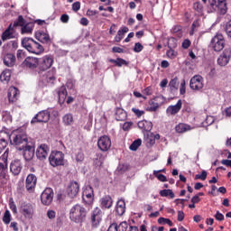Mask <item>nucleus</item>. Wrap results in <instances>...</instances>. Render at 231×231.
I'll return each mask as SVG.
<instances>
[{
    "label": "nucleus",
    "mask_w": 231,
    "mask_h": 231,
    "mask_svg": "<svg viewBox=\"0 0 231 231\" xmlns=\"http://www.w3.org/2000/svg\"><path fill=\"white\" fill-rule=\"evenodd\" d=\"M128 169H129V166L127 164H120L117 167V172L119 174H124V172H126V171H128Z\"/></svg>",
    "instance_id": "51"
},
{
    "label": "nucleus",
    "mask_w": 231,
    "mask_h": 231,
    "mask_svg": "<svg viewBox=\"0 0 231 231\" xmlns=\"http://www.w3.org/2000/svg\"><path fill=\"white\" fill-rule=\"evenodd\" d=\"M19 97V89L15 87H11L8 92L9 102H15Z\"/></svg>",
    "instance_id": "30"
},
{
    "label": "nucleus",
    "mask_w": 231,
    "mask_h": 231,
    "mask_svg": "<svg viewBox=\"0 0 231 231\" xmlns=\"http://www.w3.org/2000/svg\"><path fill=\"white\" fill-rule=\"evenodd\" d=\"M153 176H155V178L158 179L159 181H162V182L167 181V177L163 174L158 173V171H153Z\"/></svg>",
    "instance_id": "50"
},
{
    "label": "nucleus",
    "mask_w": 231,
    "mask_h": 231,
    "mask_svg": "<svg viewBox=\"0 0 231 231\" xmlns=\"http://www.w3.org/2000/svg\"><path fill=\"white\" fill-rule=\"evenodd\" d=\"M211 46L214 51H221L225 48V36L223 34H217L211 40Z\"/></svg>",
    "instance_id": "8"
},
{
    "label": "nucleus",
    "mask_w": 231,
    "mask_h": 231,
    "mask_svg": "<svg viewBox=\"0 0 231 231\" xmlns=\"http://www.w3.org/2000/svg\"><path fill=\"white\" fill-rule=\"evenodd\" d=\"M80 190V185L77 181H70L67 188V194L69 198H77Z\"/></svg>",
    "instance_id": "18"
},
{
    "label": "nucleus",
    "mask_w": 231,
    "mask_h": 231,
    "mask_svg": "<svg viewBox=\"0 0 231 231\" xmlns=\"http://www.w3.org/2000/svg\"><path fill=\"white\" fill-rule=\"evenodd\" d=\"M2 118L4 120V122H5L6 124H12V115L10 114V112L8 111H4L2 113Z\"/></svg>",
    "instance_id": "41"
},
{
    "label": "nucleus",
    "mask_w": 231,
    "mask_h": 231,
    "mask_svg": "<svg viewBox=\"0 0 231 231\" xmlns=\"http://www.w3.org/2000/svg\"><path fill=\"white\" fill-rule=\"evenodd\" d=\"M35 39H37V41H39L40 42H42V44H49V42H51L50 34L42 31H39L35 33Z\"/></svg>",
    "instance_id": "24"
},
{
    "label": "nucleus",
    "mask_w": 231,
    "mask_h": 231,
    "mask_svg": "<svg viewBox=\"0 0 231 231\" xmlns=\"http://www.w3.org/2000/svg\"><path fill=\"white\" fill-rule=\"evenodd\" d=\"M69 219L72 223L80 225L86 221V216H88V210L80 204L74 205L69 210Z\"/></svg>",
    "instance_id": "1"
},
{
    "label": "nucleus",
    "mask_w": 231,
    "mask_h": 231,
    "mask_svg": "<svg viewBox=\"0 0 231 231\" xmlns=\"http://www.w3.org/2000/svg\"><path fill=\"white\" fill-rule=\"evenodd\" d=\"M38 69L40 71H47V69L53 66V56L51 55H45L38 59Z\"/></svg>",
    "instance_id": "6"
},
{
    "label": "nucleus",
    "mask_w": 231,
    "mask_h": 231,
    "mask_svg": "<svg viewBox=\"0 0 231 231\" xmlns=\"http://www.w3.org/2000/svg\"><path fill=\"white\" fill-rule=\"evenodd\" d=\"M195 180L205 181V180H207V171H202L201 174L195 175Z\"/></svg>",
    "instance_id": "52"
},
{
    "label": "nucleus",
    "mask_w": 231,
    "mask_h": 231,
    "mask_svg": "<svg viewBox=\"0 0 231 231\" xmlns=\"http://www.w3.org/2000/svg\"><path fill=\"white\" fill-rule=\"evenodd\" d=\"M3 221L5 225H10V222L12 221V215L10 214V210H5Z\"/></svg>",
    "instance_id": "44"
},
{
    "label": "nucleus",
    "mask_w": 231,
    "mask_h": 231,
    "mask_svg": "<svg viewBox=\"0 0 231 231\" xmlns=\"http://www.w3.org/2000/svg\"><path fill=\"white\" fill-rule=\"evenodd\" d=\"M22 46L25 48L29 53H34V55H41V53L44 52V47L32 38H23L22 40Z\"/></svg>",
    "instance_id": "2"
},
{
    "label": "nucleus",
    "mask_w": 231,
    "mask_h": 231,
    "mask_svg": "<svg viewBox=\"0 0 231 231\" xmlns=\"http://www.w3.org/2000/svg\"><path fill=\"white\" fill-rule=\"evenodd\" d=\"M50 121V112L47 110L40 111L32 119L31 124H46Z\"/></svg>",
    "instance_id": "13"
},
{
    "label": "nucleus",
    "mask_w": 231,
    "mask_h": 231,
    "mask_svg": "<svg viewBox=\"0 0 231 231\" xmlns=\"http://www.w3.org/2000/svg\"><path fill=\"white\" fill-rule=\"evenodd\" d=\"M226 33L228 37L231 38V20H229L226 23Z\"/></svg>",
    "instance_id": "55"
},
{
    "label": "nucleus",
    "mask_w": 231,
    "mask_h": 231,
    "mask_svg": "<svg viewBox=\"0 0 231 231\" xmlns=\"http://www.w3.org/2000/svg\"><path fill=\"white\" fill-rule=\"evenodd\" d=\"M82 199L85 205H93V201L95 199L93 188L91 186L85 187L82 193Z\"/></svg>",
    "instance_id": "14"
},
{
    "label": "nucleus",
    "mask_w": 231,
    "mask_h": 231,
    "mask_svg": "<svg viewBox=\"0 0 231 231\" xmlns=\"http://www.w3.org/2000/svg\"><path fill=\"white\" fill-rule=\"evenodd\" d=\"M72 10L73 12H79V10H80V2H75L72 4Z\"/></svg>",
    "instance_id": "62"
},
{
    "label": "nucleus",
    "mask_w": 231,
    "mask_h": 231,
    "mask_svg": "<svg viewBox=\"0 0 231 231\" xmlns=\"http://www.w3.org/2000/svg\"><path fill=\"white\" fill-rule=\"evenodd\" d=\"M49 162L51 167H60L64 165V153L62 152H51L49 156Z\"/></svg>",
    "instance_id": "5"
},
{
    "label": "nucleus",
    "mask_w": 231,
    "mask_h": 231,
    "mask_svg": "<svg viewBox=\"0 0 231 231\" xmlns=\"http://www.w3.org/2000/svg\"><path fill=\"white\" fill-rule=\"evenodd\" d=\"M116 212L118 216H124L125 213V201L124 199H119L116 204Z\"/></svg>",
    "instance_id": "35"
},
{
    "label": "nucleus",
    "mask_w": 231,
    "mask_h": 231,
    "mask_svg": "<svg viewBox=\"0 0 231 231\" xmlns=\"http://www.w3.org/2000/svg\"><path fill=\"white\" fill-rule=\"evenodd\" d=\"M183 106V103L181 102V99H179L176 105L169 106L166 109L167 115L174 116L178 115L180 111H181V107Z\"/></svg>",
    "instance_id": "22"
},
{
    "label": "nucleus",
    "mask_w": 231,
    "mask_h": 231,
    "mask_svg": "<svg viewBox=\"0 0 231 231\" xmlns=\"http://www.w3.org/2000/svg\"><path fill=\"white\" fill-rule=\"evenodd\" d=\"M22 170L23 165L21 164V161L16 160L11 162L10 171L14 176H19V174H21Z\"/></svg>",
    "instance_id": "26"
},
{
    "label": "nucleus",
    "mask_w": 231,
    "mask_h": 231,
    "mask_svg": "<svg viewBox=\"0 0 231 231\" xmlns=\"http://www.w3.org/2000/svg\"><path fill=\"white\" fill-rule=\"evenodd\" d=\"M137 125L139 129L146 132H149L152 129V123L147 120L139 121Z\"/></svg>",
    "instance_id": "31"
},
{
    "label": "nucleus",
    "mask_w": 231,
    "mask_h": 231,
    "mask_svg": "<svg viewBox=\"0 0 231 231\" xmlns=\"http://www.w3.org/2000/svg\"><path fill=\"white\" fill-rule=\"evenodd\" d=\"M231 59V47L226 48L223 52L217 58L218 66H226L230 62Z\"/></svg>",
    "instance_id": "15"
},
{
    "label": "nucleus",
    "mask_w": 231,
    "mask_h": 231,
    "mask_svg": "<svg viewBox=\"0 0 231 231\" xmlns=\"http://www.w3.org/2000/svg\"><path fill=\"white\" fill-rule=\"evenodd\" d=\"M19 151H23V154L26 162L33 160V156H35V146L32 144H26L25 146L23 145L21 148H19Z\"/></svg>",
    "instance_id": "11"
},
{
    "label": "nucleus",
    "mask_w": 231,
    "mask_h": 231,
    "mask_svg": "<svg viewBox=\"0 0 231 231\" xmlns=\"http://www.w3.org/2000/svg\"><path fill=\"white\" fill-rule=\"evenodd\" d=\"M13 143L14 145H23L24 143L25 145H28V135H26V133L24 132H14L13 134Z\"/></svg>",
    "instance_id": "10"
},
{
    "label": "nucleus",
    "mask_w": 231,
    "mask_h": 231,
    "mask_svg": "<svg viewBox=\"0 0 231 231\" xmlns=\"http://www.w3.org/2000/svg\"><path fill=\"white\" fill-rule=\"evenodd\" d=\"M45 80L48 84H54L56 80L55 74L53 72H48Z\"/></svg>",
    "instance_id": "43"
},
{
    "label": "nucleus",
    "mask_w": 231,
    "mask_h": 231,
    "mask_svg": "<svg viewBox=\"0 0 231 231\" xmlns=\"http://www.w3.org/2000/svg\"><path fill=\"white\" fill-rule=\"evenodd\" d=\"M23 66L24 68H29V69H37V68H39V59L35 57H27L23 60Z\"/></svg>",
    "instance_id": "20"
},
{
    "label": "nucleus",
    "mask_w": 231,
    "mask_h": 231,
    "mask_svg": "<svg viewBox=\"0 0 231 231\" xmlns=\"http://www.w3.org/2000/svg\"><path fill=\"white\" fill-rule=\"evenodd\" d=\"M128 226L127 222H121L119 225L113 223L109 226L107 231H127Z\"/></svg>",
    "instance_id": "27"
},
{
    "label": "nucleus",
    "mask_w": 231,
    "mask_h": 231,
    "mask_svg": "<svg viewBox=\"0 0 231 231\" xmlns=\"http://www.w3.org/2000/svg\"><path fill=\"white\" fill-rule=\"evenodd\" d=\"M47 217L50 219V221H55V217H57V212H55V210L49 209L47 211Z\"/></svg>",
    "instance_id": "47"
},
{
    "label": "nucleus",
    "mask_w": 231,
    "mask_h": 231,
    "mask_svg": "<svg viewBox=\"0 0 231 231\" xmlns=\"http://www.w3.org/2000/svg\"><path fill=\"white\" fill-rule=\"evenodd\" d=\"M59 102L64 103L68 97V90L64 87L60 88L59 92Z\"/></svg>",
    "instance_id": "39"
},
{
    "label": "nucleus",
    "mask_w": 231,
    "mask_h": 231,
    "mask_svg": "<svg viewBox=\"0 0 231 231\" xmlns=\"http://www.w3.org/2000/svg\"><path fill=\"white\" fill-rule=\"evenodd\" d=\"M10 138V134L5 131L0 132V153L3 152L4 149H6L8 143L6 140Z\"/></svg>",
    "instance_id": "28"
},
{
    "label": "nucleus",
    "mask_w": 231,
    "mask_h": 231,
    "mask_svg": "<svg viewBox=\"0 0 231 231\" xmlns=\"http://www.w3.org/2000/svg\"><path fill=\"white\" fill-rule=\"evenodd\" d=\"M25 219H32L35 214V208L31 203H23L20 208Z\"/></svg>",
    "instance_id": "9"
},
{
    "label": "nucleus",
    "mask_w": 231,
    "mask_h": 231,
    "mask_svg": "<svg viewBox=\"0 0 231 231\" xmlns=\"http://www.w3.org/2000/svg\"><path fill=\"white\" fill-rule=\"evenodd\" d=\"M193 8H194V10L199 12V14H201V12H203V5H201V4H199V3H195L193 5Z\"/></svg>",
    "instance_id": "57"
},
{
    "label": "nucleus",
    "mask_w": 231,
    "mask_h": 231,
    "mask_svg": "<svg viewBox=\"0 0 231 231\" xmlns=\"http://www.w3.org/2000/svg\"><path fill=\"white\" fill-rule=\"evenodd\" d=\"M160 196H162V198L170 197L171 199H174V192H172V189H162L160 191Z\"/></svg>",
    "instance_id": "40"
},
{
    "label": "nucleus",
    "mask_w": 231,
    "mask_h": 231,
    "mask_svg": "<svg viewBox=\"0 0 231 231\" xmlns=\"http://www.w3.org/2000/svg\"><path fill=\"white\" fill-rule=\"evenodd\" d=\"M97 146L100 151L103 152H106V151H109L111 149V139L107 135H102L97 140Z\"/></svg>",
    "instance_id": "16"
},
{
    "label": "nucleus",
    "mask_w": 231,
    "mask_h": 231,
    "mask_svg": "<svg viewBox=\"0 0 231 231\" xmlns=\"http://www.w3.org/2000/svg\"><path fill=\"white\" fill-rule=\"evenodd\" d=\"M60 21H61V23H64L65 24L68 23H69V15H68V14H62V15L60 16Z\"/></svg>",
    "instance_id": "64"
},
{
    "label": "nucleus",
    "mask_w": 231,
    "mask_h": 231,
    "mask_svg": "<svg viewBox=\"0 0 231 231\" xmlns=\"http://www.w3.org/2000/svg\"><path fill=\"white\" fill-rule=\"evenodd\" d=\"M11 77H12V72H10V69H5L0 75V80L1 82H5L6 84H8V82H10Z\"/></svg>",
    "instance_id": "38"
},
{
    "label": "nucleus",
    "mask_w": 231,
    "mask_h": 231,
    "mask_svg": "<svg viewBox=\"0 0 231 231\" xmlns=\"http://www.w3.org/2000/svg\"><path fill=\"white\" fill-rule=\"evenodd\" d=\"M53 189L51 188L45 189L41 195V201L42 205L50 206L53 201Z\"/></svg>",
    "instance_id": "12"
},
{
    "label": "nucleus",
    "mask_w": 231,
    "mask_h": 231,
    "mask_svg": "<svg viewBox=\"0 0 231 231\" xmlns=\"http://www.w3.org/2000/svg\"><path fill=\"white\" fill-rule=\"evenodd\" d=\"M48 152H50V147L48 144H41L36 150V156L38 160H46L48 158Z\"/></svg>",
    "instance_id": "21"
},
{
    "label": "nucleus",
    "mask_w": 231,
    "mask_h": 231,
    "mask_svg": "<svg viewBox=\"0 0 231 231\" xmlns=\"http://www.w3.org/2000/svg\"><path fill=\"white\" fill-rule=\"evenodd\" d=\"M171 91H176L178 89V79H173L169 83Z\"/></svg>",
    "instance_id": "46"
},
{
    "label": "nucleus",
    "mask_w": 231,
    "mask_h": 231,
    "mask_svg": "<svg viewBox=\"0 0 231 231\" xmlns=\"http://www.w3.org/2000/svg\"><path fill=\"white\" fill-rule=\"evenodd\" d=\"M14 26H21L22 35L32 33V32H33V23H27L23 15L18 16L17 20L14 22Z\"/></svg>",
    "instance_id": "3"
},
{
    "label": "nucleus",
    "mask_w": 231,
    "mask_h": 231,
    "mask_svg": "<svg viewBox=\"0 0 231 231\" xmlns=\"http://www.w3.org/2000/svg\"><path fill=\"white\" fill-rule=\"evenodd\" d=\"M127 118V113L122 108H117L116 111V120L117 122H124Z\"/></svg>",
    "instance_id": "34"
},
{
    "label": "nucleus",
    "mask_w": 231,
    "mask_h": 231,
    "mask_svg": "<svg viewBox=\"0 0 231 231\" xmlns=\"http://www.w3.org/2000/svg\"><path fill=\"white\" fill-rule=\"evenodd\" d=\"M140 145H142V139H137L131 143L129 149L130 151H137Z\"/></svg>",
    "instance_id": "42"
},
{
    "label": "nucleus",
    "mask_w": 231,
    "mask_h": 231,
    "mask_svg": "<svg viewBox=\"0 0 231 231\" xmlns=\"http://www.w3.org/2000/svg\"><path fill=\"white\" fill-rule=\"evenodd\" d=\"M142 50H143V45H142V43L137 42L134 44V51L135 53H140V51H142Z\"/></svg>",
    "instance_id": "54"
},
{
    "label": "nucleus",
    "mask_w": 231,
    "mask_h": 231,
    "mask_svg": "<svg viewBox=\"0 0 231 231\" xmlns=\"http://www.w3.org/2000/svg\"><path fill=\"white\" fill-rule=\"evenodd\" d=\"M87 15L88 17H95V15H98V11L88 9L87 11Z\"/></svg>",
    "instance_id": "59"
},
{
    "label": "nucleus",
    "mask_w": 231,
    "mask_h": 231,
    "mask_svg": "<svg viewBox=\"0 0 231 231\" xmlns=\"http://www.w3.org/2000/svg\"><path fill=\"white\" fill-rule=\"evenodd\" d=\"M177 47H178V42H177L176 39H174V38L169 39L168 48L171 49V50H174V48H177Z\"/></svg>",
    "instance_id": "48"
},
{
    "label": "nucleus",
    "mask_w": 231,
    "mask_h": 231,
    "mask_svg": "<svg viewBox=\"0 0 231 231\" xmlns=\"http://www.w3.org/2000/svg\"><path fill=\"white\" fill-rule=\"evenodd\" d=\"M73 122H74L73 114L68 113L63 116L62 123L64 124V125H73Z\"/></svg>",
    "instance_id": "36"
},
{
    "label": "nucleus",
    "mask_w": 231,
    "mask_h": 231,
    "mask_svg": "<svg viewBox=\"0 0 231 231\" xmlns=\"http://www.w3.org/2000/svg\"><path fill=\"white\" fill-rule=\"evenodd\" d=\"M158 223H159V225H169V226H173L172 221H171V219L165 218V217H159Z\"/></svg>",
    "instance_id": "45"
},
{
    "label": "nucleus",
    "mask_w": 231,
    "mask_h": 231,
    "mask_svg": "<svg viewBox=\"0 0 231 231\" xmlns=\"http://www.w3.org/2000/svg\"><path fill=\"white\" fill-rule=\"evenodd\" d=\"M205 124L206 125H212V124H214V117L213 116H207L206 120H205Z\"/></svg>",
    "instance_id": "63"
},
{
    "label": "nucleus",
    "mask_w": 231,
    "mask_h": 231,
    "mask_svg": "<svg viewBox=\"0 0 231 231\" xmlns=\"http://www.w3.org/2000/svg\"><path fill=\"white\" fill-rule=\"evenodd\" d=\"M91 219L93 226L100 225V221H102V210L100 209V208H96L93 210Z\"/></svg>",
    "instance_id": "23"
},
{
    "label": "nucleus",
    "mask_w": 231,
    "mask_h": 231,
    "mask_svg": "<svg viewBox=\"0 0 231 231\" xmlns=\"http://www.w3.org/2000/svg\"><path fill=\"white\" fill-rule=\"evenodd\" d=\"M215 219H217V221H223L225 219V216L219 211H217L215 215Z\"/></svg>",
    "instance_id": "61"
},
{
    "label": "nucleus",
    "mask_w": 231,
    "mask_h": 231,
    "mask_svg": "<svg viewBox=\"0 0 231 231\" xmlns=\"http://www.w3.org/2000/svg\"><path fill=\"white\" fill-rule=\"evenodd\" d=\"M8 171V150L0 157V178H5Z\"/></svg>",
    "instance_id": "17"
},
{
    "label": "nucleus",
    "mask_w": 231,
    "mask_h": 231,
    "mask_svg": "<svg viewBox=\"0 0 231 231\" xmlns=\"http://www.w3.org/2000/svg\"><path fill=\"white\" fill-rule=\"evenodd\" d=\"M205 86L203 77L200 75L193 76L189 81V88L193 91H201Z\"/></svg>",
    "instance_id": "7"
},
{
    "label": "nucleus",
    "mask_w": 231,
    "mask_h": 231,
    "mask_svg": "<svg viewBox=\"0 0 231 231\" xmlns=\"http://www.w3.org/2000/svg\"><path fill=\"white\" fill-rule=\"evenodd\" d=\"M160 100L163 102V96H160L154 98V100H151L150 104V111H157L158 107H160Z\"/></svg>",
    "instance_id": "32"
},
{
    "label": "nucleus",
    "mask_w": 231,
    "mask_h": 231,
    "mask_svg": "<svg viewBox=\"0 0 231 231\" xmlns=\"http://www.w3.org/2000/svg\"><path fill=\"white\" fill-rule=\"evenodd\" d=\"M186 83H185V79H183L180 83V95H185L186 93Z\"/></svg>",
    "instance_id": "56"
},
{
    "label": "nucleus",
    "mask_w": 231,
    "mask_h": 231,
    "mask_svg": "<svg viewBox=\"0 0 231 231\" xmlns=\"http://www.w3.org/2000/svg\"><path fill=\"white\" fill-rule=\"evenodd\" d=\"M190 125L180 123L175 126L176 133H187V131H190Z\"/></svg>",
    "instance_id": "37"
},
{
    "label": "nucleus",
    "mask_w": 231,
    "mask_h": 231,
    "mask_svg": "<svg viewBox=\"0 0 231 231\" xmlns=\"http://www.w3.org/2000/svg\"><path fill=\"white\" fill-rule=\"evenodd\" d=\"M166 55L168 57V59H176V57H178V52L176 51H174L173 49H170L169 51H167Z\"/></svg>",
    "instance_id": "49"
},
{
    "label": "nucleus",
    "mask_w": 231,
    "mask_h": 231,
    "mask_svg": "<svg viewBox=\"0 0 231 231\" xmlns=\"http://www.w3.org/2000/svg\"><path fill=\"white\" fill-rule=\"evenodd\" d=\"M14 28H17V26H14V23H10L8 28L2 33V41L14 39V33L15 32Z\"/></svg>",
    "instance_id": "25"
},
{
    "label": "nucleus",
    "mask_w": 231,
    "mask_h": 231,
    "mask_svg": "<svg viewBox=\"0 0 231 231\" xmlns=\"http://www.w3.org/2000/svg\"><path fill=\"white\" fill-rule=\"evenodd\" d=\"M132 111H133V113H134L135 116H138L139 118L145 113L143 110H140L137 108H132Z\"/></svg>",
    "instance_id": "58"
},
{
    "label": "nucleus",
    "mask_w": 231,
    "mask_h": 231,
    "mask_svg": "<svg viewBox=\"0 0 231 231\" xmlns=\"http://www.w3.org/2000/svg\"><path fill=\"white\" fill-rule=\"evenodd\" d=\"M127 64L129 63L125 60L122 58H117V63L116 66H117L118 68H122V66H127Z\"/></svg>",
    "instance_id": "53"
},
{
    "label": "nucleus",
    "mask_w": 231,
    "mask_h": 231,
    "mask_svg": "<svg viewBox=\"0 0 231 231\" xmlns=\"http://www.w3.org/2000/svg\"><path fill=\"white\" fill-rule=\"evenodd\" d=\"M208 3L213 12H217L222 15H225V14H226V0H208Z\"/></svg>",
    "instance_id": "4"
},
{
    "label": "nucleus",
    "mask_w": 231,
    "mask_h": 231,
    "mask_svg": "<svg viewBox=\"0 0 231 231\" xmlns=\"http://www.w3.org/2000/svg\"><path fill=\"white\" fill-rule=\"evenodd\" d=\"M37 185V177L33 174H29L25 180V188L28 192H33Z\"/></svg>",
    "instance_id": "19"
},
{
    "label": "nucleus",
    "mask_w": 231,
    "mask_h": 231,
    "mask_svg": "<svg viewBox=\"0 0 231 231\" xmlns=\"http://www.w3.org/2000/svg\"><path fill=\"white\" fill-rule=\"evenodd\" d=\"M4 64L7 66V68H14V66H15V55L7 53L5 57H4Z\"/></svg>",
    "instance_id": "29"
},
{
    "label": "nucleus",
    "mask_w": 231,
    "mask_h": 231,
    "mask_svg": "<svg viewBox=\"0 0 231 231\" xmlns=\"http://www.w3.org/2000/svg\"><path fill=\"white\" fill-rule=\"evenodd\" d=\"M190 47V40L186 39L182 42V48L184 50H189V48Z\"/></svg>",
    "instance_id": "60"
},
{
    "label": "nucleus",
    "mask_w": 231,
    "mask_h": 231,
    "mask_svg": "<svg viewBox=\"0 0 231 231\" xmlns=\"http://www.w3.org/2000/svg\"><path fill=\"white\" fill-rule=\"evenodd\" d=\"M113 207V199L109 196H106L101 199V208H111Z\"/></svg>",
    "instance_id": "33"
}]
</instances>
